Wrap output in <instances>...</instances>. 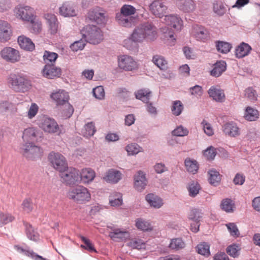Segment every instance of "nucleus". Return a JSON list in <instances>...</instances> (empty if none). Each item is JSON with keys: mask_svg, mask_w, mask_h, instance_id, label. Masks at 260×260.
Masks as SVG:
<instances>
[{"mask_svg": "<svg viewBox=\"0 0 260 260\" xmlns=\"http://www.w3.org/2000/svg\"><path fill=\"white\" fill-rule=\"evenodd\" d=\"M7 85L16 92H24L30 86L26 76L20 73H11L6 79Z\"/></svg>", "mask_w": 260, "mask_h": 260, "instance_id": "nucleus-1", "label": "nucleus"}, {"mask_svg": "<svg viewBox=\"0 0 260 260\" xmlns=\"http://www.w3.org/2000/svg\"><path fill=\"white\" fill-rule=\"evenodd\" d=\"M136 12V8L130 5H124L120 9V12L116 16V20L120 25L131 27L135 24L136 18L132 16Z\"/></svg>", "mask_w": 260, "mask_h": 260, "instance_id": "nucleus-2", "label": "nucleus"}, {"mask_svg": "<svg viewBox=\"0 0 260 260\" xmlns=\"http://www.w3.org/2000/svg\"><path fill=\"white\" fill-rule=\"evenodd\" d=\"M69 198L77 203L83 204L91 199V194L87 188L78 185L71 189L68 193Z\"/></svg>", "mask_w": 260, "mask_h": 260, "instance_id": "nucleus-3", "label": "nucleus"}, {"mask_svg": "<svg viewBox=\"0 0 260 260\" xmlns=\"http://www.w3.org/2000/svg\"><path fill=\"white\" fill-rule=\"evenodd\" d=\"M81 32L86 41L90 44H99L103 39L101 29L95 25H87Z\"/></svg>", "mask_w": 260, "mask_h": 260, "instance_id": "nucleus-4", "label": "nucleus"}, {"mask_svg": "<svg viewBox=\"0 0 260 260\" xmlns=\"http://www.w3.org/2000/svg\"><path fill=\"white\" fill-rule=\"evenodd\" d=\"M38 125L46 133L59 134L61 132L59 126L55 120L47 116L42 117Z\"/></svg>", "mask_w": 260, "mask_h": 260, "instance_id": "nucleus-5", "label": "nucleus"}, {"mask_svg": "<svg viewBox=\"0 0 260 260\" xmlns=\"http://www.w3.org/2000/svg\"><path fill=\"white\" fill-rule=\"evenodd\" d=\"M48 158L52 167L59 172L68 169L67 160L61 154L52 151L49 154Z\"/></svg>", "mask_w": 260, "mask_h": 260, "instance_id": "nucleus-6", "label": "nucleus"}, {"mask_svg": "<svg viewBox=\"0 0 260 260\" xmlns=\"http://www.w3.org/2000/svg\"><path fill=\"white\" fill-rule=\"evenodd\" d=\"M61 181L67 185H73L79 182V171L74 168L67 169L60 172Z\"/></svg>", "mask_w": 260, "mask_h": 260, "instance_id": "nucleus-7", "label": "nucleus"}, {"mask_svg": "<svg viewBox=\"0 0 260 260\" xmlns=\"http://www.w3.org/2000/svg\"><path fill=\"white\" fill-rule=\"evenodd\" d=\"M43 138V133L37 128L35 127H29L23 131L22 139L24 144H28L29 143H34L35 142H39Z\"/></svg>", "mask_w": 260, "mask_h": 260, "instance_id": "nucleus-8", "label": "nucleus"}, {"mask_svg": "<svg viewBox=\"0 0 260 260\" xmlns=\"http://www.w3.org/2000/svg\"><path fill=\"white\" fill-rule=\"evenodd\" d=\"M1 57L5 61L11 63H16L20 61L19 51L11 47H5L0 51Z\"/></svg>", "mask_w": 260, "mask_h": 260, "instance_id": "nucleus-9", "label": "nucleus"}, {"mask_svg": "<svg viewBox=\"0 0 260 260\" xmlns=\"http://www.w3.org/2000/svg\"><path fill=\"white\" fill-rule=\"evenodd\" d=\"M20 152L27 158H32L40 156L43 152L42 149L34 143L23 144L20 147Z\"/></svg>", "mask_w": 260, "mask_h": 260, "instance_id": "nucleus-10", "label": "nucleus"}, {"mask_svg": "<svg viewBox=\"0 0 260 260\" xmlns=\"http://www.w3.org/2000/svg\"><path fill=\"white\" fill-rule=\"evenodd\" d=\"M107 228L111 230L109 236L114 241L122 242L129 239L130 237L129 233L126 230L115 228L111 225H108Z\"/></svg>", "mask_w": 260, "mask_h": 260, "instance_id": "nucleus-11", "label": "nucleus"}, {"mask_svg": "<svg viewBox=\"0 0 260 260\" xmlns=\"http://www.w3.org/2000/svg\"><path fill=\"white\" fill-rule=\"evenodd\" d=\"M16 16L23 20L29 21L35 17V11L29 6H19L15 9Z\"/></svg>", "mask_w": 260, "mask_h": 260, "instance_id": "nucleus-12", "label": "nucleus"}, {"mask_svg": "<svg viewBox=\"0 0 260 260\" xmlns=\"http://www.w3.org/2000/svg\"><path fill=\"white\" fill-rule=\"evenodd\" d=\"M151 12L156 17L161 18L167 12L168 7L164 2L159 0L154 1L150 5Z\"/></svg>", "mask_w": 260, "mask_h": 260, "instance_id": "nucleus-13", "label": "nucleus"}, {"mask_svg": "<svg viewBox=\"0 0 260 260\" xmlns=\"http://www.w3.org/2000/svg\"><path fill=\"white\" fill-rule=\"evenodd\" d=\"M144 32L146 40L154 41L157 37L156 27L151 23L146 22L140 25Z\"/></svg>", "mask_w": 260, "mask_h": 260, "instance_id": "nucleus-14", "label": "nucleus"}, {"mask_svg": "<svg viewBox=\"0 0 260 260\" xmlns=\"http://www.w3.org/2000/svg\"><path fill=\"white\" fill-rule=\"evenodd\" d=\"M176 5L178 9L184 13H192L196 9L194 0H176Z\"/></svg>", "mask_w": 260, "mask_h": 260, "instance_id": "nucleus-15", "label": "nucleus"}, {"mask_svg": "<svg viewBox=\"0 0 260 260\" xmlns=\"http://www.w3.org/2000/svg\"><path fill=\"white\" fill-rule=\"evenodd\" d=\"M118 66L124 70L132 71L136 68L137 63L132 57L124 55L118 58Z\"/></svg>", "mask_w": 260, "mask_h": 260, "instance_id": "nucleus-16", "label": "nucleus"}, {"mask_svg": "<svg viewBox=\"0 0 260 260\" xmlns=\"http://www.w3.org/2000/svg\"><path fill=\"white\" fill-rule=\"evenodd\" d=\"M79 182L88 184L93 181L95 177V171L91 168H86L79 171Z\"/></svg>", "mask_w": 260, "mask_h": 260, "instance_id": "nucleus-17", "label": "nucleus"}, {"mask_svg": "<svg viewBox=\"0 0 260 260\" xmlns=\"http://www.w3.org/2000/svg\"><path fill=\"white\" fill-rule=\"evenodd\" d=\"M42 74L46 78L53 79L61 75V70L53 64H46L43 70Z\"/></svg>", "mask_w": 260, "mask_h": 260, "instance_id": "nucleus-18", "label": "nucleus"}, {"mask_svg": "<svg viewBox=\"0 0 260 260\" xmlns=\"http://www.w3.org/2000/svg\"><path fill=\"white\" fill-rule=\"evenodd\" d=\"M222 130L225 135L231 137H236L240 134V128L233 122H229L222 126Z\"/></svg>", "mask_w": 260, "mask_h": 260, "instance_id": "nucleus-19", "label": "nucleus"}, {"mask_svg": "<svg viewBox=\"0 0 260 260\" xmlns=\"http://www.w3.org/2000/svg\"><path fill=\"white\" fill-rule=\"evenodd\" d=\"M166 24L173 27L177 30H179L182 27V20L176 15L165 16L164 19Z\"/></svg>", "mask_w": 260, "mask_h": 260, "instance_id": "nucleus-20", "label": "nucleus"}, {"mask_svg": "<svg viewBox=\"0 0 260 260\" xmlns=\"http://www.w3.org/2000/svg\"><path fill=\"white\" fill-rule=\"evenodd\" d=\"M121 175L119 171L111 169L106 172L103 179L107 182L115 184L121 179Z\"/></svg>", "mask_w": 260, "mask_h": 260, "instance_id": "nucleus-21", "label": "nucleus"}, {"mask_svg": "<svg viewBox=\"0 0 260 260\" xmlns=\"http://www.w3.org/2000/svg\"><path fill=\"white\" fill-rule=\"evenodd\" d=\"M11 29L10 25L6 21L0 20V41L6 42L10 39Z\"/></svg>", "mask_w": 260, "mask_h": 260, "instance_id": "nucleus-22", "label": "nucleus"}, {"mask_svg": "<svg viewBox=\"0 0 260 260\" xmlns=\"http://www.w3.org/2000/svg\"><path fill=\"white\" fill-rule=\"evenodd\" d=\"M147 183L145 175L142 171H139L134 176V187L138 190L145 188Z\"/></svg>", "mask_w": 260, "mask_h": 260, "instance_id": "nucleus-23", "label": "nucleus"}, {"mask_svg": "<svg viewBox=\"0 0 260 260\" xmlns=\"http://www.w3.org/2000/svg\"><path fill=\"white\" fill-rule=\"evenodd\" d=\"M51 97L57 105H63L67 102H68L69 99L68 93L63 90H59L52 93Z\"/></svg>", "mask_w": 260, "mask_h": 260, "instance_id": "nucleus-24", "label": "nucleus"}, {"mask_svg": "<svg viewBox=\"0 0 260 260\" xmlns=\"http://www.w3.org/2000/svg\"><path fill=\"white\" fill-rule=\"evenodd\" d=\"M49 26V30L51 34H55L57 32L58 23L55 15L53 14H46L44 16Z\"/></svg>", "mask_w": 260, "mask_h": 260, "instance_id": "nucleus-25", "label": "nucleus"}, {"mask_svg": "<svg viewBox=\"0 0 260 260\" xmlns=\"http://www.w3.org/2000/svg\"><path fill=\"white\" fill-rule=\"evenodd\" d=\"M210 97L218 102H222L225 100V95L223 90L215 86H212L208 90Z\"/></svg>", "mask_w": 260, "mask_h": 260, "instance_id": "nucleus-26", "label": "nucleus"}, {"mask_svg": "<svg viewBox=\"0 0 260 260\" xmlns=\"http://www.w3.org/2000/svg\"><path fill=\"white\" fill-rule=\"evenodd\" d=\"M18 43L20 47L24 50L32 51L35 49V44L31 40L24 35L18 38Z\"/></svg>", "mask_w": 260, "mask_h": 260, "instance_id": "nucleus-27", "label": "nucleus"}, {"mask_svg": "<svg viewBox=\"0 0 260 260\" xmlns=\"http://www.w3.org/2000/svg\"><path fill=\"white\" fill-rule=\"evenodd\" d=\"M60 14L64 17H73L76 16V13L72 4L65 3L59 8Z\"/></svg>", "mask_w": 260, "mask_h": 260, "instance_id": "nucleus-28", "label": "nucleus"}, {"mask_svg": "<svg viewBox=\"0 0 260 260\" xmlns=\"http://www.w3.org/2000/svg\"><path fill=\"white\" fill-rule=\"evenodd\" d=\"M251 50V48L248 44L242 42L236 49L235 55L238 58H242L247 55Z\"/></svg>", "mask_w": 260, "mask_h": 260, "instance_id": "nucleus-29", "label": "nucleus"}, {"mask_svg": "<svg viewBox=\"0 0 260 260\" xmlns=\"http://www.w3.org/2000/svg\"><path fill=\"white\" fill-rule=\"evenodd\" d=\"M14 248L19 253H22L25 255L31 257L34 260H46L42 256L36 254L32 250H29L23 248L19 245H15Z\"/></svg>", "mask_w": 260, "mask_h": 260, "instance_id": "nucleus-30", "label": "nucleus"}, {"mask_svg": "<svg viewBox=\"0 0 260 260\" xmlns=\"http://www.w3.org/2000/svg\"><path fill=\"white\" fill-rule=\"evenodd\" d=\"M192 34L197 40L201 41L206 39L208 36L207 30L204 27L198 25L193 26Z\"/></svg>", "mask_w": 260, "mask_h": 260, "instance_id": "nucleus-31", "label": "nucleus"}, {"mask_svg": "<svg viewBox=\"0 0 260 260\" xmlns=\"http://www.w3.org/2000/svg\"><path fill=\"white\" fill-rule=\"evenodd\" d=\"M258 116L259 112L256 109L250 106L246 108L243 116L245 120L249 121H255L258 118Z\"/></svg>", "mask_w": 260, "mask_h": 260, "instance_id": "nucleus-32", "label": "nucleus"}, {"mask_svg": "<svg viewBox=\"0 0 260 260\" xmlns=\"http://www.w3.org/2000/svg\"><path fill=\"white\" fill-rule=\"evenodd\" d=\"M146 200L151 207L155 208H159L163 205L162 200L153 193L147 194L146 196Z\"/></svg>", "mask_w": 260, "mask_h": 260, "instance_id": "nucleus-33", "label": "nucleus"}, {"mask_svg": "<svg viewBox=\"0 0 260 260\" xmlns=\"http://www.w3.org/2000/svg\"><path fill=\"white\" fill-rule=\"evenodd\" d=\"M226 70V63L223 61H220L216 62L214 66L213 69L211 71L212 76L218 77Z\"/></svg>", "mask_w": 260, "mask_h": 260, "instance_id": "nucleus-34", "label": "nucleus"}, {"mask_svg": "<svg viewBox=\"0 0 260 260\" xmlns=\"http://www.w3.org/2000/svg\"><path fill=\"white\" fill-rule=\"evenodd\" d=\"M131 36L132 39H133L134 41L137 42V43L143 42L144 40H146L144 32L140 25L137 26L134 30Z\"/></svg>", "mask_w": 260, "mask_h": 260, "instance_id": "nucleus-35", "label": "nucleus"}, {"mask_svg": "<svg viewBox=\"0 0 260 260\" xmlns=\"http://www.w3.org/2000/svg\"><path fill=\"white\" fill-rule=\"evenodd\" d=\"M153 62L160 70H165L168 68V61L160 55H156L153 57Z\"/></svg>", "mask_w": 260, "mask_h": 260, "instance_id": "nucleus-36", "label": "nucleus"}, {"mask_svg": "<svg viewBox=\"0 0 260 260\" xmlns=\"http://www.w3.org/2000/svg\"><path fill=\"white\" fill-rule=\"evenodd\" d=\"M220 207L222 210L228 213L233 212L235 208L234 201L228 198L222 200Z\"/></svg>", "mask_w": 260, "mask_h": 260, "instance_id": "nucleus-37", "label": "nucleus"}, {"mask_svg": "<svg viewBox=\"0 0 260 260\" xmlns=\"http://www.w3.org/2000/svg\"><path fill=\"white\" fill-rule=\"evenodd\" d=\"M185 166L187 171L193 174H196L198 170L199 167L196 160L187 158L185 160Z\"/></svg>", "mask_w": 260, "mask_h": 260, "instance_id": "nucleus-38", "label": "nucleus"}, {"mask_svg": "<svg viewBox=\"0 0 260 260\" xmlns=\"http://www.w3.org/2000/svg\"><path fill=\"white\" fill-rule=\"evenodd\" d=\"M151 92L148 89H140L135 93L136 98L147 103L149 100Z\"/></svg>", "mask_w": 260, "mask_h": 260, "instance_id": "nucleus-39", "label": "nucleus"}, {"mask_svg": "<svg viewBox=\"0 0 260 260\" xmlns=\"http://www.w3.org/2000/svg\"><path fill=\"white\" fill-rule=\"evenodd\" d=\"M136 227L143 231H150L152 230V226L150 223L141 218H139L136 221Z\"/></svg>", "mask_w": 260, "mask_h": 260, "instance_id": "nucleus-40", "label": "nucleus"}, {"mask_svg": "<svg viewBox=\"0 0 260 260\" xmlns=\"http://www.w3.org/2000/svg\"><path fill=\"white\" fill-rule=\"evenodd\" d=\"M17 111V108L14 107V105L11 103L7 101H0V114H4L9 111Z\"/></svg>", "mask_w": 260, "mask_h": 260, "instance_id": "nucleus-41", "label": "nucleus"}, {"mask_svg": "<svg viewBox=\"0 0 260 260\" xmlns=\"http://www.w3.org/2000/svg\"><path fill=\"white\" fill-rule=\"evenodd\" d=\"M209 175V180L211 184L216 185L221 180V176L218 172L212 169L208 172Z\"/></svg>", "mask_w": 260, "mask_h": 260, "instance_id": "nucleus-42", "label": "nucleus"}, {"mask_svg": "<svg viewBox=\"0 0 260 260\" xmlns=\"http://www.w3.org/2000/svg\"><path fill=\"white\" fill-rule=\"evenodd\" d=\"M210 246L206 242H202L198 244L196 247V249L198 253L208 256L210 254Z\"/></svg>", "mask_w": 260, "mask_h": 260, "instance_id": "nucleus-43", "label": "nucleus"}, {"mask_svg": "<svg viewBox=\"0 0 260 260\" xmlns=\"http://www.w3.org/2000/svg\"><path fill=\"white\" fill-rule=\"evenodd\" d=\"M185 244L181 238H175L171 240L169 247L172 249L179 250L184 248Z\"/></svg>", "mask_w": 260, "mask_h": 260, "instance_id": "nucleus-44", "label": "nucleus"}, {"mask_svg": "<svg viewBox=\"0 0 260 260\" xmlns=\"http://www.w3.org/2000/svg\"><path fill=\"white\" fill-rule=\"evenodd\" d=\"M183 108V105L180 101H175L172 103L171 111L173 115L179 116L182 113Z\"/></svg>", "mask_w": 260, "mask_h": 260, "instance_id": "nucleus-45", "label": "nucleus"}, {"mask_svg": "<svg viewBox=\"0 0 260 260\" xmlns=\"http://www.w3.org/2000/svg\"><path fill=\"white\" fill-rule=\"evenodd\" d=\"M127 246L132 248L140 250L145 248V243L141 239H134L127 243Z\"/></svg>", "mask_w": 260, "mask_h": 260, "instance_id": "nucleus-46", "label": "nucleus"}, {"mask_svg": "<svg viewBox=\"0 0 260 260\" xmlns=\"http://www.w3.org/2000/svg\"><path fill=\"white\" fill-rule=\"evenodd\" d=\"M202 213L198 209H193L190 211L188 215L189 219L199 222L202 217Z\"/></svg>", "mask_w": 260, "mask_h": 260, "instance_id": "nucleus-47", "label": "nucleus"}, {"mask_svg": "<svg viewBox=\"0 0 260 260\" xmlns=\"http://www.w3.org/2000/svg\"><path fill=\"white\" fill-rule=\"evenodd\" d=\"M58 57V54L54 52H50L48 51H45L43 55V59L45 63L47 64H52L54 62L56 59Z\"/></svg>", "mask_w": 260, "mask_h": 260, "instance_id": "nucleus-48", "label": "nucleus"}, {"mask_svg": "<svg viewBox=\"0 0 260 260\" xmlns=\"http://www.w3.org/2000/svg\"><path fill=\"white\" fill-rule=\"evenodd\" d=\"M109 203L111 206H119L122 203V194L120 193H115L111 196Z\"/></svg>", "mask_w": 260, "mask_h": 260, "instance_id": "nucleus-49", "label": "nucleus"}, {"mask_svg": "<svg viewBox=\"0 0 260 260\" xmlns=\"http://www.w3.org/2000/svg\"><path fill=\"white\" fill-rule=\"evenodd\" d=\"M216 48L218 51L222 53H227L230 51L232 46L229 43L220 41L217 43Z\"/></svg>", "mask_w": 260, "mask_h": 260, "instance_id": "nucleus-50", "label": "nucleus"}, {"mask_svg": "<svg viewBox=\"0 0 260 260\" xmlns=\"http://www.w3.org/2000/svg\"><path fill=\"white\" fill-rule=\"evenodd\" d=\"M125 149L129 155L136 154L142 151V148L136 143L128 145L126 146Z\"/></svg>", "mask_w": 260, "mask_h": 260, "instance_id": "nucleus-51", "label": "nucleus"}, {"mask_svg": "<svg viewBox=\"0 0 260 260\" xmlns=\"http://www.w3.org/2000/svg\"><path fill=\"white\" fill-rule=\"evenodd\" d=\"M160 30L164 35V39H167L168 40L170 39L171 40L172 43H169V44L170 45H173L175 40L174 38L173 32L167 26L162 27Z\"/></svg>", "mask_w": 260, "mask_h": 260, "instance_id": "nucleus-52", "label": "nucleus"}, {"mask_svg": "<svg viewBox=\"0 0 260 260\" xmlns=\"http://www.w3.org/2000/svg\"><path fill=\"white\" fill-rule=\"evenodd\" d=\"M245 97L252 102L257 100V95L256 92L252 88H248L244 91Z\"/></svg>", "mask_w": 260, "mask_h": 260, "instance_id": "nucleus-53", "label": "nucleus"}, {"mask_svg": "<svg viewBox=\"0 0 260 260\" xmlns=\"http://www.w3.org/2000/svg\"><path fill=\"white\" fill-rule=\"evenodd\" d=\"M200 189V186L197 182L190 183L188 187L189 196L192 197H194L199 193Z\"/></svg>", "mask_w": 260, "mask_h": 260, "instance_id": "nucleus-54", "label": "nucleus"}, {"mask_svg": "<svg viewBox=\"0 0 260 260\" xmlns=\"http://www.w3.org/2000/svg\"><path fill=\"white\" fill-rule=\"evenodd\" d=\"M23 211L26 213H30L34 208V205L30 199H25L22 203Z\"/></svg>", "mask_w": 260, "mask_h": 260, "instance_id": "nucleus-55", "label": "nucleus"}, {"mask_svg": "<svg viewBox=\"0 0 260 260\" xmlns=\"http://www.w3.org/2000/svg\"><path fill=\"white\" fill-rule=\"evenodd\" d=\"M203 154L207 159L213 160L216 155V150L213 147L210 146L203 152Z\"/></svg>", "mask_w": 260, "mask_h": 260, "instance_id": "nucleus-56", "label": "nucleus"}, {"mask_svg": "<svg viewBox=\"0 0 260 260\" xmlns=\"http://www.w3.org/2000/svg\"><path fill=\"white\" fill-rule=\"evenodd\" d=\"M15 218L11 214L0 212V224H6L13 221Z\"/></svg>", "mask_w": 260, "mask_h": 260, "instance_id": "nucleus-57", "label": "nucleus"}, {"mask_svg": "<svg viewBox=\"0 0 260 260\" xmlns=\"http://www.w3.org/2000/svg\"><path fill=\"white\" fill-rule=\"evenodd\" d=\"M86 40L81 39L79 41H75L74 43L71 44L70 47L74 51H78V50H82L85 46Z\"/></svg>", "mask_w": 260, "mask_h": 260, "instance_id": "nucleus-58", "label": "nucleus"}, {"mask_svg": "<svg viewBox=\"0 0 260 260\" xmlns=\"http://www.w3.org/2000/svg\"><path fill=\"white\" fill-rule=\"evenodd\" d=\"M205 133L208 136L214 135V129L210 123L206 120H203L201 123Z\"/></svg>", "mask_w": 260, "mask_h": 260, "instance_id": "nucleus-59", "label": "nucleus"}, {"mask_svg": "<svg viewBox=\"0 0 260 260\" xmlns=\"http://www.w3.org/2000/svg\"><path fill=\"white\" fill-rule=\"evenodd\" d=\"M80 239L85 245H81V247L88 250L89 251H96L93 244L89 239L85 238L83 236H80Z\"/></svg>", "mask_w": 260, "mask_h": 260, "instance_id": "nucleus-60", "label": "nucleus"}, {"mask_svg": "<svg viewBox=\"0 0 260 260\" xmlns=\"http://www.w3.org/2000/svg\"><path fill=\"white\" fill-rule=\"evenodd\" d=\"M84 128L85 130V135L87 137L93 136L96 131L94 124L92 122L86 124Z\"/></svg>", "mask_w": 260, "mask_h": 260, "instance_id": "nucleus-61", "label": "nucleus"}, {"mask_svg": "<svg viewBox=\"0 0 260 260\" xmlns=\"http://www.w3.org/2000/svg\"><path fill=\"white\" fill-rule=\"evenodd\" d=\"M91 17L90 19H92L98 23H102L105 21L104 14L100 12H94L93 11L91 12L90 14Z\"/></svg>", "mask_w": 260, "mask_h": 260, "instance_id": "nucleus-62", "label": "nucleus"}, {"mask_svg": "<svg viewBox=\"0 0 260 260\" xmlns=\"http://www.w3.org/2000/svg\"><path fill=\"white\" fill-rule=\"evenodd\" d=\"M226 226L230 233L231 236L238 237L240 235V232L236 225L234 223H229L226 224Z\"/></svg>", "mask_w": 260, "mask_h": 260, "instance_id": "nucleus-63", "label": "nucleus"}, {"mask_svg": "<svg viewBox=\"0 0 260 260\" xmlns=\"http://www.w3.org/2000/svg\"><path fill=\"white\" fill-rule=\"evenodd\" d=\"M94 96L98 99L102 100L105 97V91L102 86H99L93 89Z\"/></svg>", "mask_w": 260, "mask_h": 260, "instance_id": "nucleus-64", "label": "nucleus"}]
</instances>
